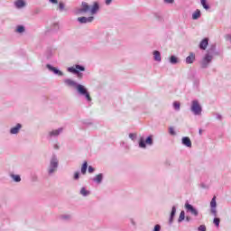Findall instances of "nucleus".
Returning <instances> with one entry per match:
<instances>
[{
	"mask_svg": "<svg viewBox=\"0 0 231 231\" xmlns=\"http://www.w3.org/2000/svg\"><path fill=\"white\" fill-rule=\"evenodd\" d=\"M59 8H60V10H64V4L60 3L59 4Z\"/></svg>",
	"mask_w": 231,
	"mask_h": 231,
	"instance_id": "obj_36",
	"label": "nucleus"
},
{
	"mask_svg": "<svg viewBox=\"0 0 231 231\" xmlns=\"http://www.w3.org/2000/svg\"><path fill=\"white\" fill-rule=\"evenodd\" d=\"M145 143H147V145H152V135L148 136L145 141L143 140V138H141L139 141V147H141L142 149H145V147H146Z\"/></svg>",
	"mask_w": 231,
	"mask_h": 231,
	"instance_id": "obj_4",
	"label": "nucleus"
},
{
	"mask_svg": "<svg viewBox=\"0 0 231 231\" xmlns=\"http://www.w3.org/2000/svg\"><path fill=\"white\" fill-rule=\"evenodd\" d=\"M22 125L21 124H17L16 126L11 128L10 133L11 134H17L21 129Z\"/></svg>",
	"mask_w": 231,
	"mask_h": 231,
	"instance_id": "obj_14",
	"label": "nucleus"
},
{
	"mask_svg": "<svg viewBox=\"0 0 231 231\" xmlns=\"http://www.w3.org/2000/svg\"><path fill=\"white\" fill-rule=\"evenodd\" d=\"M103 175L102 173H99L96 176V178L94 179V181H97V183H102V180H103Z\"/></svg>",
	"mask_w": 231,
	"mask_h": 231,
	"instance_id": "obj_22",
	"label": "nucleus"
},
{
	"mask_svg": "<svg viewBox=\"0 0 231 231\" xmlns=\"http://www.w3.org/2000/svg\"><path fill=\"white\" fill-rule=\"evenodd\" d=\"M200 17H201V11L199 9H197L192 14V19L196 21L197 19H199Z\"/></svg>",
	"mask_w": 231,
	"mask_h": 231,
	"instance_id": "obj_17",
	"label": "nucleus"
},
{
	"mask_svg": "<svg viewBox=\"0 0 231 231\" xmlns=\"http://www.w3.org/2000/svg\"><path fill=\"white\" fill-rule=\"evenodd\" d=\"M100 10V4L98 2H94L92 6L90 7L87 2L81 3V8L78 10V14H87V12H90L92 15H95Z\"/></svg>",
	"mask_w": 231,
	"mask_h": 231,
	"instance_id": "obj_1",
	"label": "nucleus"
},
{
	"mask_svg": "<svg viewBox=\"0 0 231 231\" xmlns=\"http://www.w3.org/2000/svg\"><path fill=\"white\" fill-rule=\"evenodd\" d=\"M68 71H69V73H75L78 77H82V74L79 71H86V69L83 66L76 65L75 67H69Z\"/></svg>",
	"mask_w": 231,
	"mask_h": 231,
	"instance_id": "obj_3",
	"label": "nucleus"
},
{
	"mask_svg": "<svg viewBox=\"0 0 231 231\" xmlns=\"http://www.w3.org/2000/svg\"><path fill=\"white\" fill-rule=\"evenodd\" d=\"M88 172H89L90 174H92V172H95V168H93L92 166H89V167H88Z\"/></svg>",
	"mask_w": 231,
	"mask_h": 231,
	"instance_id": "obj_34",
	"label": "nucleus"
},
{
	"mask_svg": "<svg viewBox=\"0 0 231 231\" xmlns=\"http://www.w3.org/2000/svg\"><path fill=\"white\" fill-rule=\"evenodd\" d=\"M201 133H202V131H201V130H199V134H201Z\"/></svg>",
	"mask_w": 231,
	"mask_h": 231,
	"instance_id": "obj_43",
	"label": "nucleus"
},
{
	"mask_svg": "<svg viewBox=\"0 0 231 231\" xmlns=\"http://www.w3.org/2000/svg\"><path fill=\"white\" fill-rule=\"evenodd\" d=\"M200 3L203 6V8H205V10H208V5H207V0H200Z\"/></svg>",
	"mask_w": 231,
	"mask_h": 231,
	"instance_id": "obj_26",
	"label": "nucleus"
},
{
	"mask_svg": "<svg viewBox=\"0 0 231 231\" xmlns=\"http://www.w3.org/2000/svg\"><path fill=\"white\" fill-rule=\"evenodd\" d=\"M58 165H59V162H57V160L53 159L51 162V168L49 169L50 174H52V172H55V169L58 167Z\"/></svg>",
	"mask_w": 231,
	"mask_h": 231,
	"instance_id": "obj_8",
	"label": "nucleus"
},
{
	"mask_svg": "<svg viewBox=\"0 0 231 231\" xmlns=\"http://www.w3.org/2000/svg\"><path fill=\"white\" fill-rule=\"evenodd\" d=\"M129 137H130V138H133V134H129Z\"/></svg>",
	"mask_w": 231,
	"mask_h": 231,
	"instance_id": "obj_42",
	"label": "nucleus"
},
{
	"mask_svg": "<svg viewBox=\"0 0 231 231\" xmlns=\"http://www.w3.org/2000/svg\"><path fill=\"white\" fill-rule=\"evenodd\" d=\"M170 134H171L172 136L176 135V132L174 131V127H170Z\"/></svg>",
	"mask_w": 231,
	"mask_h": 231,
	"instance_id": "obj_32",
	"label": "nucleus"
},
{
	"mask_svg": "<svg viewBox=\"0 0 231 231\" xmlns=\"http://www.w3.org/2000/svg\"><path fill=\"white\" fill-rule=\"evenodd\" d=\"M210 62H212V55L207 54L202 60L201 68H207Z\"/></svg>",
	"mask_w": 231,
	"mask_h": 231,
	"instance_id": "obj_6",
	"label": "nucleus"
},
{
	"mask_svg": "<svg viewBox=\"0 0 231 231\" xmlns=\"http://www.w3.org/2000/svg\"><path fill=\"white\" fill-rule=\"evenodd\" d=\"M170 62H171V64H177V63H178V58H176L175 56H171V57L170 58Z\"/></svg>",
	"mask_w": 231,
	"mask_h": 231,
	"instance_id": "obj_25",
	"label": "nucleus"
},
{
	"mask_svg": "<svg viewBox=\"0 0 231 231\" xmlns=\"http://www.w3.org/2000/svg\"><path fill=\"white\" fill-rule=\"evenodd\" d=\"M25 3L23 0H18L15 2L16 8H23V6H25Z\"/></svg>",
	"mask_w": 231,
	"mask_h": 231,
	"instance_id": "obj_20",
	"label": "nucleus"
},
{
	"mask_svg": "<svg viewBox=\"0 0 231 231\" xmlns=\"http://www.w3.org/2000/svg\"><path fill=\"white\" fill-rule=\"evenodd\" d=\"M174 109L177 111H180V102H174L173 103Z\"/></svg>",
	"mask_w": 231,
	"mask_h": 231,
	"instance_id": "obj_30",
	"label": "nucleus"
},
{
	"mask_svg": "<svg viewBox=\"0 0 231 231\" xmlns=\"http://www.w3.org/2000/svg\"><path fill=\"white\" fill-rule=\"evenodd\" d=\"M65 84H67V86H69L70 88H77L79 86L77 85V82L72 79H65Z\"/></svg>",
	"mask_w": 231,
	"mask_h": 231,
	"instance_id": "obj_15",
	"label": "nucleus"
},
{
	"mask_svg": "<svg viewBox=\"0 0 231 231\" xmlns=\"http://www.w3.org/2000/svg\"><path fill=\"white\" fill-rule=\"evenodd\" d=\"M16 32H17L18 33H23V32H24V26L19 25V26L17 27V29H16Z\"/></svg>",
	"mask_w": 231,
	"mask_h": 231,
	"instance_id": "obj_28",
	"label": "nucleus"
},
{
	"mask_svg": "<svg viewBox=\"0 0 231 231\" xmlns=\"http://www.w3.org/2000/svg\"><path fill=\"white\" fill-rule=\"evenodd\" d=\"M86 171H88V162H84L81 166V174H86Z\"/></svg>",
	"mask_w": 231,
	"mask_h": 231,
	"instance_id": "obj_21",
	"label": "nucleus"
},
{
	"mask_svg": "<svg viewBox=\"0 0 231 231\" xmlns=\"http://www.w3.org/2000/svg\"><path fill=\"white\" fill-rule=\"evenodd\" d=\"M185 207L188 210H189V212H191V214H193V216H198V210H196L192 205L187 203L185 204Z\"/></svg>",
	"mask_w": 231,
	"mask_h": 231,
	"instance_id": "obj_10",
	"label": "nucleus"
},
{
	"mask_svg": "<svg viewBox=\"0 0 231 231\" xmlns=\"http://www.w3.org/2000/svg\"><path fill=\"white\" fill-rule=\"evenodd\" d=\"M51 3H53L54 5H57V3H59V1L57 0H50Z\"/></svg>",
	"mask_w": 231,
	"mask_h": 231,
	"instance_id": "obj_40",
	"label": "nucleus"
},
{
	"mask_svg": "<svg viewBox=\"0 0 231 231\" xmlns=\"http://www.w3.org/2000/svg\"><path fill=\"white\" fill-rule=\"evenodd\" d=\"M199 231H207V226H205L204 225H201L199 226Z\"/></svg>",
	"mask_w": 231,
	"mask_h": 231,
	"instance_id": "obj_33",
	"label": "nucleus"
},
{
	"mask_svg": "<svg viewBox=\"0 0 231 231\" xmlns=\"http://www.w3.org/2000/svg\"><path fill=\"white\" fill-rule=\"evenodd\" d=\"M60 133H62V128L50 132V136H59Z\"/></svg>",
	"mask_w": 231,
	"mask_h": 231,
	"instance_id": "obj_18",
	"label": "nucleus"
},
{
	"mask_svg": "<svg viewBox=\"0 0 231 231\" xmlns=\"http://www.w3.org/2000/svg\"><path fill=\"white\" fill-rule=\"evenodd\" d=\"M80 194H81L82 196H88L89 191L87 190L86 188H82L81 190H80Z\"/></svg>",
	"mask_w": 231,
	"mask_h": 231,
	"instance_id": "obj_24",
	"label": "nucleus"
},
{
	"mask_svg": "<svg viewBox=\"0 0 231 231\" xmlns=\"http://www.w3.org/2000/svg\"><path fill=\"white\" fill-rule=\"evenodd\" d=\"M79 171H76L75 174H74V180H79Z\"/></svg>",
	"mask_w": 231,
	"mask_h": 231,
	"instance_id": "obj_37",
	"label": "nucleus"
},
{
	"mask_svg": "<svg viewBox=\"0 0 231 231\" xmlns=\"http://www.w3.org/2000/svg\"><path fill=\"white\" fill-rule=\"evenodd\" d=\"M211 212L212 214H214V216H216L217 214L216 208H211Z\"/></svg>",
	"mask_w": 231,
	"mask_h": 231,
	"instance_id": "obj_38",
	"label": "nucleus"
},
{
	"mask_svg": "<svg viewBox=\"0 0 231 231\" xmlns=\"http://www.w3.org/2000/svg\"><path fill=\"white\" fill-rule=\"evenodd\" d=\"M194 60H196V55L190 52L189 55L186 58V63L192 64Z\"/></svg>",
	"mask_w": 231,
	"mask_h": 231,
	"instance_id": "obj_9",
	"label": "nucleus"
},
{
	"mask_svg": "<svg viewBox=\"0 0 231 231\" xmlns=\"http://www.w3.org/2000/svg\"><path fill=\"white\" fill-rule=\"evenodd\" d=\"M185 219V211H181L179 217V222L181 223Z\"/></svg>",
	"mask_w": 231,
	"mask_h": 231,
	"instance_id": "obj_27",
	"label": "nucleus"
},
{
	"mask_svg": "<svg viewBox=\"0 0 231 231\" xmlns=\"http://www.w3.org/2000/svg\"><path fill=\"white\" fill-rule=\"evenodd\" d=\"M213 223L216 225V226H219L220 220L219 218H214Z\"/></svg>",
	"mask_w": 231,
	"mask_h": 231,
	"instance_id": "obj_31",
	"label": "nucleus"
},
{
	"mask_svg": "<svg viewBox=\"0 0 231 231\" xmlns=\"http://www.w3.org/2000/svg\"><path fill=\"white\" fill-rule=\"evenodd\" d=\"M174 216H176V207H172L171 209V217H170V223H172L173 219H174Z\"/></svg>",
	"mask_w": 231,
	"mask_h": 231,
	"instance_id": "obj_19",
	"label": "nucleus"
},
{
	"mask_svg": "<svg viewBox=\"0 0 231 231\" xmlns=\"http://www.w3.org/2000/svg\"><path fill=\"white\" fill-rule=\"evenodd\" d=\"M207 46H208V38H205L200 42L199 48L200 50H207Z\"/></svg>",
	"mask_w": 231,
	"mask_h": 231,
	"instance_id": "obj_12",
	"label": "nucleus"
},
{
	"mask_svg": "<svg viewBox=\"0 0 231 231\" xmlns=\"http://www.w3.org/2000/svg\"><path fill=\"white\" fill-rule=\"evenodd\" d=\"M217 206V204L216 202V196H214L213 199H211L210 207H211V208H216Z\"/></svg>",
	"mask_w": 231,
	"mask_h": 231,
	"instance_id": "obj_23",
	"label": "nucleus"
},
{
	"mask_svg": "<svg viewBox=\"0 0 231 231\" xmlns=\"http://www.w3.org/2000/svg\"><path fill=\"white\" fill-rule=\"evenodd\" d=\"M182 143L186 146V147H192V141H190V138L189 137H183L182 138Z\"/></svg>",
	"mask_w": 231,
	"mask_h": 231,
	"instance_id": "obj_13",
	"label": "nucleus"
},
{
	"mask_svg": "<svg viewBox=\"0 0 231 231\" xmlns=\"http://www.w3.org/2000/svg\"><path fill=\"white\" fill-rule=\"evenodd\" d=\"M164 1H165V3H170V4L174 3V0H164Z\"/></svg>",
	"mask_w": 231,
	"mask_h": 231,
	"instance_id": "obj_39",
	"label": "nucleus"
},
{
	"mask_svg": "<svg viewBox=\"0 0 231 231\" xmlns=\"http://www.w3.org/2000/svg\"><path fill=\"white\" fill-rule=\"evenodd\" d=\"M93 19H95V17L93 16H89V17L81 16L78 18V21L81 24H86V23H93Z\"/></svg>",
	"mask_w": 231,
	"mask_h": 231,
	"instance_id": "obj_7",
	"label": "nucleus"
},
{
	"mask_svg": "<svg viewBox=\"0 0 231 231\" xmlns=\"http://www.w3.org/2000/svg\"><path fill=\"white\" fill-rule=\"evenodd\" d=\"M113 0H106V5H111V2H112Z\"/></svg>",
	"mask_w": 231,
	"mask_h": 231,
	"instance_id": "obj_41",
	"label": "nucleus"
},
{
	"mask_svg": "<svg viewBox=\"0 0 231 231\" xmlns=\"http://www.w3.org/2000/svg\"><path fill=\"white\" fill-rule=\"evenodd\" d=\"M161 229H162V226H160V225H156V226H154L153 231H160Z\"/></svg>",
	"mask_w": 231,
	"mask_h": 231,
	"instance_id": "obj_35",
	"label": "nucleus"
},
{
	"mask_svg": "<svg viewBox=\"0 0 231 231\" xmlns=\"http://www.w3.org/2000/svg\"><path fill=\"white\" fill-rule=\"evenodd\" d=\"M153 57H154V60H156L157 62L162 61V54H160V51H153Z\"/></svg>",
	"mask_w": 231,
	"mask_h": 231,
	"instance_id": "obj_16",
	"label": "nucleus"
},
{
	"mask_svg": "<svg viewBox=\"0 0 231 231\" xmlns=\"http://www.w3.org/2000/svg\"><path fill=\"white\" fill-rule=\"evenodd\" d=\"M12 178L16 182L21 181V176H19V175H13Z\"/></svg>",
	"mask_w": 231,
	"mask_h": 231,
	"instance_id": "obj_29",
	"label": "nucleus"
},
{
	"mask_svg": "<svg viewBox=\"0 0 231 231\" xmlns=\"http://www.w3.org/2000/svg\"><path fill=\"white\" fill-rule=\"evenodd\" d=\"M76 89L78 90L79 95H83L84 97H86L88 102H91V96H89V92H88L87 88H85L83 85H78L76 87Z\"/></svg>",
	"mask_w": 231,
	"mask_h": 231,
	"instance_id": "obj_2",
	"label": "nucleus"
},
{
	"mask_svg": "<svg viewBox=\"0 0 231 231\" xmlns=\"http://www.w3.org/2000/svg\"><path fill=\"white\" fill-rule=\"evenodd\" d=\"M47 68L48 69L55 73V75H59L60 77H61L62 71L57 69L55 67H52L51 65H47Z\"/></svg>",
	"mask_w": 231,
	"mask_h": 231,
	"instance_id": "obj_11",
	"label": "nucleus"
},
{
	"mask_svg": "<svg viewBox=\"0 0 231 231\" xmlns=\"http://www.w3.org/2000/svg\"><path fill=\"white\" fill-rule=\"evenodd\" d=\"M191 111L194 113V115H201V106L198 101L192 102Z\"/></svg>",
	"mask_w": 231,
	"mask_h": 231,
	"instance_id": "obj_5",
	"label": "nucleus"
}]
</instances>
